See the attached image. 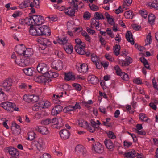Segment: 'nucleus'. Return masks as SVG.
I'll list each match as a JSON object with an SVG mask.
<instances>
[{
	"instance_id": "1",
	"label": "nucleus",
	"mask_w": 158,
	"mask_h": 158,
	"mask_svg": "<svg viewBox=\"0 0 158 158\" xmlns=\"http://www.w3.org/2000/svg\"><path fill=\"white\" fill-rule=\"evenodd\" d=\"M29 32L31 35L35 36H50L51 31L48 27L47 25H43L40 27H34L33 25L30 27Z\"/></svg>"
},
{
	"instance_id": "2",
	"label": "nucleus",
	"mask_w": 158,
	"mask_h": 158,
	"mask_svg": "<svg viewBox=\"0 0 158 158\" xmlns=\"http://www.w3.org/2000/svg\"><path fill=\"white\" fill-rule=\"evenodd\" d=\"M15 63L19 66L24 67L28 66L30 64V60L23 56H17L15 60Z\"/></svg>"
},
{
	"instance_id": "3",
	"label": "nucleus",
	"mask_w": 158,
	"mask_h": 158,
	"mask_svg": "<svg viewBox=\"0 0 158 158\" xmlns=\"http://www.w3.org/2000/svg\"><path fill=\"white\" fill-rule=\"evenodd\" d=\"M37 70L39 73L47 76L48 73V67L47 65L44 63H39L37 67Z\"/></svg>"
},
{
	"instance_id": "4",
	"label": "nucleus",
	"mask_w": 158,
	"mask_h": 158,
	"mask_svg": "<svg viewBox=\"0 0 158 158\" xmlns=\"http://www.w3.org/2000/svg\"><path fill=\"white\" fill-rule=\"evenodd\" d=\"M71 4L74 5L73 7L72 8L69 7L65 11V14L71 17L75 16V10L78 9V6L77 3L76 4L75 2L73 1Z\"/></svg>"
},
{
	"instance_id": "5",
	"label": "nucleus",
	"mask_w": 158,
	"mask_h": 158,
	"mask_svg": "<svg viewBox=\"0 0 158 158\" xmlns=\"http://www.w3.org/2000/svg\"><path fill=\"white\" fill-rule=\"evenodd\" d=\"M33 22H31L32 23H34V25L40 26L43 24L44 22L43 17L40 15H33Z\"/></svg>"
},
{
	"instance_id": "6",
	"label": "nucleus",
	"mask_w": 158,
	"mask_h": 158,
	"mask_svg": "<svg viewBox=\"0 0 158 158\" xmlns=\"http://www.w3.org/2000/svg\"><path fill=\"white\" fill-rule=\"evenodd\" d=\"M63 66V62L60 60H55L51 64V67L52 69L58 71L61 70Z\"/></svg>"
},
{
	"instance_id": "7",
	"label": "nucleus",
	"mask_w": 158,
	"mask_h": 158,
	"mask_svg": "<svg viewBox=\"0 0 158 158\" xmlns=\"http://www.w3.org/2000/svg\"><path fill=\"white\" fill-rule=\"evenodd\" d=\"M0 106L5 110L11 111L12 109L16 106L15 103L8 102H2L0 104Z\"/></svg>"
},
{
	"instance_id": "8",
	"label": "nucleus",
	"mask_w": 158,
	"mask_h": 158,
	"mask_svg": "<svg viewBox=\"0 0 158 158\" xmlns=\"http://www.w3.org/2000/svg\"><path fill=\"white\" fill-rule=\"evenodd\" d=\"M4 150L5 152L9 153L12 156H14L15 157H17L16 156H18L19 155L17 149L12 147H6Z\"/></svg>"
},
{
	"instance_id": "9",
	"label": "nucleus",
	"mask_w": 158,
	"mask_h": 158,
	"mask_svg": "<svg viewBox=\"0 0 158 158\" xmlns=\"http://www.w3.org/2000/svg\"><path fill=\"white\" fill-rule=\"evenodd\" d=\"M92 149L99 154L102 153L104 150L103 147L100 143L98 142H96L93 144Z\"/></svg>"
},
{
	"instance_id": "10",
	"label": "nucleus",
	"mask_w": 158,
	"mask_h": 158,
	"mask_svg": "<svg viewBox=\"0 0 158 158\" xmlns=\"http://www.w3.org/2000/svg\"><path fill=\"white\" fill-rule=\"evenodd\" d=\"M59 134L61 139L63 140H66L68 139L70 136L69 131L66 129L61 130Z\"/></svg>"
},
{
	"instance_id": "11",
	"label": "nucleus",
	"mask_w": 158,
	"mask_h": 158,
	"mask_svg": "<svg viewBox=\"0 0 158 158\" xmlns=\"http://www.w3.org/2000/svg\"><path fill=\"white\" fill-rule=\"evenodd\" d=\"M105 145L106 148L110 151H113L115 148L112 141L109 139H106L104 141Z\"/></svg>"
},
{
	"instance_id": "12",
	"label": "nucleus",
	"mask_w": 158,
	"mask_h": 158,
	"mask_svg": "<svg viewBox=\"0 0 158 158\" xmlns=\"http://www.w3.org/2000/svg\"><path fill=\"white\" fill-rule=\"evenodd\" d=\"M37 41L43 46H48V47H49L51 44L49 40L41 37L37 38Z\"/></svg>"
},
{
	"instance_id": "13",
	"label": "nucleus",
	"mask_w": 158,
	"mask_h": 158,
	"mask_svg": "<svg viewBox=\"0 0 158 158\" xmlns=\"http://www.w3.org/2000/svg\"><path fill=\"white\" fill-rule=\"evenodd\" d=\"M77 69L80 73H85L88 69L87 65L85 63H83L80 65V66H76Z\"/></svg>"
},
{
	"instance_id": "14",
	"label": "nucleus",
	"mask_w": 158,
	"mask_h": 158,
	"mask_svg": "<svg viewBox=\"0 0 158 158\" xmlns=\"http://www.w3.org/2000/svg\"><path fill=\"white\" fill-rule=\"evenodd\" d=\"M33 52L32 49L30 48H26L24 52L23 56L26 59H28L30 60L31 57L33 55Z\"/></svg>"
},
{
	"instance_id": "15",
	"label": "nucleus",
	"mask_w": 158,
	"mask_h": 158,
	"mask_svg": "<svg viewBox=\"0 0 158 158\" xmlns=\"http://www.w3.org/2000/svg\"><path fill=\"white\" fill-rule=\"evenodd\" d=\"M62 121L63 120L61 118H54L51 120V123H53L54 125H58L60 124V126H56L55 127V128H56L57 129H59L62 125L61 123H62Z\"/></svg>"
},
{
	"instance_id": "16",
	"label": "nucleus",
	"mask_w": 158,
	"mask_h": 158,
	"mask_svg": "<svg viewBox=\"0 0 158 158\" xmlns=\"http://www.w3.org/2000/svg\"><path fill=\"white\" fill-rule=\"evenodd\" d=\"M87 80L90 83L93 85H96L98 82V78L96 76L93 75L88 76Z\"/></svg>"
},
{
	"instance_id": "17",
	"label": "nucleus",
	"mask_w": 158,
	"mask_h": 158,
	"mask_svg": "<svg viewBox=\"0 0 158 158\" xmlns=\"http://www.w3.org/2000/svg\"><path fill=\"white\" fill-rule=\"evenodd\" d=\"M34 70V69L33 67H29L23 69L22 70L26 75L31 76H34L33 74Z\"/></svg>"
},
{
	"instance_id": "18",
	"label": "nucleus",
	"mask_w": 158,
	"mask_h": 158,
	"mask_svg": "<svg viewBox=\"0 0 158 158\" xmlns=\"http://www.w3.org/2000/svg\"><path fill=\"white\" fill-rule=\"evenodd\" d=\"M34 80L37 82L39 83H43L44 82V79L45 77H46L45 75H37V74L35 75V72H34Z\"/></svg>"
},
{
	"instance_id": "19",
	"label": "nucleus",
	"mask_w": 158,
	"mask_h": 158,
	"mask_svg": "<svg viewBox=\"0 0 158 158\" xmlns=\"http://www.w3.org/2000/svg\"><path fill=\"white\" fill-rule=\"evenodd\" d=\"M76 52L79 54L80 55H85L86 56L89 57L90 56L91 53L87 51L86 52L85 50L83 49L82 48H79V50L78 49V48L77 47H76Z\"/></svg>"
},
{
	"instance_id": "20",
	"label": "nucleus",
	"mask_w": 158,
	"mask_h": 158,
	"mask_svg": "<svg viewBox=\"0 0 158 158\" xmlns=\"http://www.w3.org/2000/svg\"><path fill=\"white\" fill-rule=\"evenodd\" d=\"M124 155L127 158H134L137 156L136 152L134 149H132L129 152L125 153Z\"/></svg>"
},
{
	"instance_id": "21",
	"label": "nucleus",
	"mask_w": 158,
	"mask_h": 158,
	"mask_svg": "<svg viewBox=\"0 0 158 158\" xmlns=\"http://www.w3.org/2000/svg\"><path fill=\"white\" fill-rule=\"evenodd\" d=\"M35 129L37 131L43 135H47L48 133L47 128L43 126L37 127Z\"/></svg>"
},
{
	"instance_id": "22",
	"label": "nucleus",
	"mask_w": 158,
	"mask_h": 158,
	"mask_svg": "<svg viewBox=\"0 0 158 158\" xmlns=\"http://www.w3.org/2000/svg\"><path fill=\"white\" fill-rule=\"evenodd\" d=\"M76 151L80 153L81 154L84 155L86 154V150L84 147L81 145H78L75 148Z\"/></svg>"
},
{
	"instance_id": "23",
	"label": "nucleus",
	"mask_w": 158,
	"mask_h": 158,
	"mask_svg": "<svg viewBox=\"0 0 158 158\" xmlns=\"http://www.w3.org/2000/svg\"><path fill=\"white\" fill-rule=\"evenodd\" d=\"M132 36L133 35L131 32L129 31H127L125 34L126 38L128 42H130L131 44L133 45L134 44V41L133 40H130V39H133Z\"/></svg>"
},
{
	"instance_id": "24",
	"label": "nucleus",
	"mask_w": 158,
	"mask_h": 158,
	"mask_svg": "<svg viewBox=\"0 0 158 158\" xmlns=\"http://www.w3.org/2000/svg\"><path fill=\"white\" fill-rule=\"evenodd\" d=\"M63 48L64 49L67 53L68 54H71L73 50V47L71 44H67V45H64L63 46Z\"/></svg>"
},
{
	"instance_id": "25",
	"label": "nucleus",
	"mask_w": 158,
	"mask_h": 158,
	"mask_svg": "<svg viewBox=\"0 0 158 158\" xmlns=\"http://www.w3.org/2000/svg\"><path fill=\"white\" fill-rule=\"evenodd\" d=\"M26 48L24 45L21 44L16 48V52L19 54L23 55L22 56H23L24 52Z\"/></svg>"
},
{
	"instance_id": "26",
	"label": "nucleus",
	"mask_w": 158,
	"mask_h": 158,
	"mask_svg": "<svg viewBox=\"0 0 158 158\" xmlns=\"http://www.w3.org/2000/svg\"><path fill=\"white\" fill-rule=\"evenodd\" d=\"M58 43L60 44H66L68 41V40L67 39L66 37H64L63 38H61L59 37H58L56 39Z\"/></svg>"
},
{
	"instance_id": "27",
	"label": "nucleus",
	"mask_w": 158,
	"mask_h": 158,
	"mask_svg": "<svg viewBox=\"0 0 158 158\" xmlns=\"http://www.w3.org/2000/svg\"><path fill=\"white\" fill-rule=\"evenodd\" d=\"M75 79V76L73 75L71 73H65L64 74V79L67 81H69L71 80H74Z\"/></svg>"
},
{
	"instance_id": "28",
	"label": "nucleus",
	"mask_w": 158,
	"mask_h": 158,
	"mask_svg": "<svg viewBox=\"0 0 158 158\" xmlns=\"http://www.w3.org/2000/svg\"><path fill=\"white\" fill-rule=\"evenodd\" d=\"M132 59L130 57L127 56L125 58V60L122 61V66H128L132 62Z\"/></svg>"
},
{
	"instance_id": "29",
	"label": "nucleus",
	"mask_w": 158,
	"mask_h": 158,
	"mask_svg": "<svg viewBox=\"0 0 158 158\" xmlns=\"http://www.w3.org/2000/svg\"><path fill=\"white\" fill-rule=\"evenodd\" d=\"M148 22L151 24H154V23L155 19V17L154 15L152 13H150L148 17Z\"/></svg>"
},
{
	"instance_id": "30",
	"label": "nucleus",
	"mask_w": 158,
	"mask_h": 158,
	"mask_svg": "<svg viewBox=\"0 0 158 158\" xmlns=\"http://www.w3.org/2000/svg\"><path fill=\"white\" fill-rule=\"evenodd\" d=\"M36 145L38 149L39 150H42L43 145V139L42 138H39Z\"/></svg>"
},
{
	"instance_id": "31",
	"label": "nucleus",
	"mask_w": 158,
	"mask_h": 158,
	"mask_svg": "<svg viewBox=\"0 0 158 158\" xmlns=\"http://www.w3.org/2000/svg\"><path fill=\"white\" fill-rule=\"evenodd\" d=\"M30 2V0H24L22 3L19 5V7L21 9H23L29 6L28 4Z\"/></svg>"
},
{
	"instance_id": "32",
	"label": "nucleus",
	"mask_w": 158,
	"mask_h": 158,
	"mask_svg": "<svg viewBox=\"0 0 158 158\" xmlns=\"http://www.w3.org/2000/svg\"><path fill=\"white\" fill-rule=\"evenodd\" d=\"M32 98V94L31 95L25 94L23 96L24 100L28 103L32 102L33 103Z\"/></svg>"
},
{
	"instance_id": "33",
	"label": "nucleus",
	"mask_w": 158,
	"mask_h": 158,
	"mask_svg": "<svg viewBox=\"0 0 158 158\" xmlns=\"http://www.w3.org/2000/svg\"><path fill=\"white\" fill-rule=\"evenodd\" d=\"M12 126L11 127V130H12L13 127H15V129H17V131L16 134L17 135L19 134L20 133L21 130L20 126L17 124L14 121L12 122Z\"/></svg>"
},
{
	"instance_id": "34",
	"label": "nucleus",
	"mask_w": 158,
	"mask_h": 158,
	"mask_svg": "<svg viewBox=\"0 0 158 158\" xmlns=\"http://www.w3.org/2000/svg\"><path fill=\"white\" fill-rule=\"evenodd\" d=\"M121 47L119 44H116L113 48L114 53L115 54L116 56H117L120 54V50Z\"/></svg>"
},
{
	"instance_id": "35",
	"label": "nucleus",
	"mask_w": 158,
	"mask_h": 158,
	"mask_svg": "<svg viewBox=\"0 0 158 158\" xmlns=\"http://www.w3.org/2000/svg\"><path fill=\"white\" fill-rule=\"evenodd\" d=\"M125 17L127 19H131L133 16V14L132 11H127L125 12L124 14Z\"/></svg>"
},
{
	"instance_id": "36",
	"label": "nucleus",
	"mask_w": 158,
	"mask_h": 158,
	"mask_svg": "<svg viewBox=\"0 0 158 158\" xmlns=\"http://www.w3.org/2000/svg\"><path fill=\"white\" fill-rule=\"evenodd\" d=\"M27 135H28V139L30 140H32L35 138L36 134L33 131H29Z\"/></svg>"
},
{
	"instance_id": "37",
	"label": "nucleus",
	"mask_w": 158,
	"mask_h": 158,
	"mask_svg": "<svg viewBox=\"0 0 158 158\" xmlns=\"http://www.w3.org/2000/svg\"><path fill=\"white\" fill-rule=\"evenodd\" d=\"M59 75L58 73L54 72H52L51 71H49L47 76L48 78H56Z\"/></svg>"
},
{
	"instance_id": "38",
	"label": "nucleus",
	"mask_w": 158,
	"mask_h": 158,
	"mask_svg": "<svg viewBox=\"0 0 158 158\" xmlns=\"http://www.w3.org/2000/svg\"><path fill=\"white\" fill-rule=\"evenodd\" d=\"M74 108L73 106L69 105L64 108L63 111L64 113H67L68 112L73 111L74 110Z\"/></svg>"
},
{
	"instance_id": "39",
	"label": "nucleus",
	"mask_w": 158,
	"mask_h": 158,
	"mask_svg": "<svg viewBox=\"0 0 158 158\" xmlns=\"http://www.w3.org/2000/svg\"><path fill=\"white\" fill-rule=\"evenodd\" d=\"M3 83H5V86L6 85H6H8L11 86L12 85L13 80L11 78H9L4 80Z\"/></svg>"
},
{
	"instance_id": "40",
	"label": "nucleus",
	"mask_w": 158,
	"mask_h": 158,
	"mask_svg": "<svg viewBox=\"0 0 158 158\" xmlns=\"http://www.w3.org/2000/svg\"><path fill=\"white\" fill-rule=\"evenodd\" d=\"M94 17L97 20L104 19H105L102 14L98 12H95Z\"/></svg>"
},
{
	"instance_id": "41",
	"label": "nucleus",
	"mask_w": 158,
	"mask_h": 158,
	"mask_svg": "<svg viewBox=\"0 0 158 158\" xmlns=\"http://www.w3.org/2000/svg\"><path fill=\"white\" fill-rule=\"evenodd\" d=\"M106 133L109 139H113L116 138V136L114 135V132L111 131H106Z\"/></svg>"
},
{
	"instance_id": "42",
	"label": "nucleus",
	"mask_w": 158,
	"mask_h": 158,
	"mask_svg": "<svg viewBox=\"0 0 158 158\" xmlns=\"http://www.w3.org/2000/svg\"><path fill=\"white\" fill-rule=\"evenodd\" d=\"M97 20L94 18H92L91 25L95 26L96 27V29L98 30L97 27H99V23L97 21Z\"/></svg>"
},
{
	"instance_id": "43",
	"label": "nucleus",
	"mask_w": 158,
	"mask_h": 158,
	"mask_svg": "<svg viewBox=\"0 0 158 158\" xmlns=\"http://www.w3.org/2000/svg\"><path fill=\"white\" fill-rule=\"evenodd\" d=\"M34 107L35 108V110H41V109L44 108L43 106V102L38 103L34 104Z\"/></svg>"
},
{
	"instance_id": "44",
	"label": "nucleus",
	"mask_w": 158,
	"mask_h": 158,
	"mask_svg": "<svg viewBox=\"0 0 158 158\" xmlns=\"http://www.w3.org/2000/svg\"><path fill=\"white\" fill-rule=\"evenodd\" d=\"M139 119L142 121L147 122L149 119L147 118L144 114L141 113L139 115Z\"/></svg>"
},
{
	"instance_id": "45",
	"label": "nucleus",
	"mask_w": 158,
	"mask_h": 158,
	"mask_svg": "<svg viewBox=\"0 0 158 158\" xmlns=\"http://www.w3.org/2000/svg\"><path fill=\"white\" fill-rule=\"evenodd\" d=\"M114 69L116 70V73L117 75L121 76L123 73L122 72L119 67L118 65L115 66L114 67Z\"/></svg>"
},
{
	"instance_id": "46",
	"label": "nucleus",
	"mask_w": 158,
	"mask_h": 158,
	"mask_svg": "<svg viewBox=\"0 0 158 158\" xmlns=\"http://www.w3.org/2000/svg\"><path fill=\"white\" fill-rule=\"evenodd\" d=\"M91 125L93 127H94V130L96 131L99 130L100 128L97 125L96 123L93 119H91L90 121Z\"/></svg>"
},
{
	"instance_id": "47",
	"label": "nucleus",
	"mask_w": 158,
	"mask_h": 158,
	"mask_svg": "<svg viewBox=\"0 0 158 158\" xmlns=\"http://www.w3.org/2000/svg\"><path fill=\"white\" fill-rule=\"evenodd\" d=\"M33 15L32 16H30L29 17H26L25 19H28V20H27V21H26V24L28 25H30V27L31 25H33V26H34V23H31V22H30V21L33 19Z\"/></svg>"
},
{
	"instance_id": "48",
	"label": "nucleus",
	"mask_w": 158,
	"mask_h": 158,
	"mask_svg": "<svg viewBox=\"0 0 158 158\" xmlns=\"http://www.w3.org/2000/svg\"><path fill=\"white\" fill-rule=\"evenodd\" d=\"M78 122L79 125L80 127H83L85 126L87 127L88 124L87 121L82 119L79 120Z\"/></svg>"
},
{
	"instance_id": "49",
	"label": "nucleus",
	"mask_w": 158,
	"mask_h": 158,
	"mask_svg": "<svg viewBox=\"0 0 158 158\" xmlns=\"http://www.w3.org/2000/svg\"><path fill=\"white\" fill-rule=\"evenodd\" d=\"M151 37V33H149L145 40L146 45H148L151 44V42L152 40Z\"/></svg>"
},
{
	"instance_id": "50",
	"label": "nucleus",
	"mask_w": 158,
	"mask_h": 158,
	"mask_svg": "<svg viewBox=\"0 0 158 158\" xmlns=\"http://www.w3.org/2000/svg\"><path fill=\"white\" fill-rule=\"evenodd\" d=\"M139 13L141 15L144 19H146L147 17V11L144 9L141 10L139 11Z\"/></svg>"
},
{
	"instance_id": "51",
	"label": "nucleus",
	"mask_w": 158,
	"mask_h": 158,
	"mask_svg": "<svg viewBox=\"0 0 158 158\" xmlns=\"http://www.w3.org/2000/svg\"><path fill=\"white\" fill-rule=\"evenodd\" d=\"M91 17V14L89 12L86 11L84 12L83 17L85 20H89Z\"/></svg>"
},
{
	"instance_id": "52",
	"label": "nucleus",
	"mask_w": 158,
	"mask_h": 158,
	"mask_svg": "<svg viewBox=\"0 0 158 158\" xmlns=\"http://www.w3.org/2000/svg\"><path fill=\"white\" fill-rule=\"evenodd\" d=\"M73 87L75 88V89L78 91H80L82 88V86L80 84L78 83H73L72 84Z\"/></svg>"
},
{
	"instance_id": "53",
	"label": "nucleus",
	"mask_w": 158,
	"mask_h": 158,
	"mask_svg": "<svg viewBox=\"0 0 158 158\" xmlns=\"http://www.w3.org/2000/svg\"><path fill=\"white\" fill-rule=\"evenodd\" d=\"M4 84L5 83H3L2 85L3 90L7 92L10 91L11 86L8 85L5 86Z\"/></svg>"
},
{
	"instance_id": "54",
	"label": "nucleus",
	"mask_w": 158,
	"mask_h": 158,
	"mask_svg": "<svg viewBox=\"0 0 158 158\" xmlns=\"http://www.w3.org/2000/svg\"><path fill=\"white\" fill-rule=\"evenodd\" d=\"M51 120L50 118H47L41 121V124L44 125H48L51 123Z\"/></svg>"
},
{
	"instance_id": "55",
	"label": "nucleus",
	"mask_w": 158,
	"mask_h": 158,
	"mask_svg": "<svg viewBox=\"0 0 158 158\" xmlns=\"http://www.w3.org/2000/svg\"><path fill=\"white\" fill-rule=\"evenodd\" d=\"M148 5L151 8H154L156 10H158V4L155 3H151L150 2L148 3Z\"/></svg>"
},
{
	"instance_id": "56",
	"label": "nucleus",
	"mask_w": 158,
	"mask_h": 158,
	"mask_svg": "<svg viewBox=\"0 0 158 158\" xmlns=\"http://www.w3.org/2000/svg\"><path fill=\"white\" fill-rule=\"evenodd\" d=\"M85 46H86V45L85 44V43L84 42H83L81 41V44H79V45H76L75 46V47H74V49L76 51V47H77V48H78V49H79L78 50H79V48H82H82H83V50H85Z\"/></svg>"
},
{
	"instance_id": "57",
	"label": "nucleus",
	"mask_w": 158,
	"mask_h": 158,
	"mask_svg": "<svg viewBox=\"0 0 158 158\" xmlns=\"http://www.w3.org/2000/svg\"><path fill=\"white\" fill-rule=\"evenodd\" d=\"M48 114L47 112H46L45 111L42 110L40 112L36 114V115L39 116L40 117H42L47 116Z\"/></svg>"
},
{
	"instance_id": "58",
	"label": "nucleus",
	"mask_w": 158,
	"mask_h": 158,
	"mask_svg": "<svg viewBox=\"0 0 158 158\" xmlns=\"http://www.w3.org/2000/svg\"><path fill=\"white\" fill-rule=\"evenodd\" d=\"M120 77L126 81H128L129 79V77L128 75L124 72H123V74H122Z\"/></svg>"
},
{
	"instance_id": "59",
	"label": "nucleus",
	"mask_w": 158,
	"mask_h": 158,
	"mask_svg": "<svg viewBox=\"0 0 158 158\" xmlns=\"http://www.w3.org/2000/svg\"><path fill=\"white\" fill-rule=\"evenodd\" d=\"M89 6L92 10L97 11L98 10V6L95 5L89 4Z\"/></svg>"
},
{
	"instance_id": "60",
	"label": "nucleus",
	"mask_w": 158,
	"mask_h": 158,
	"mask_svg": "<svg viewBox=\"0 0 158 158\" xmlns=\"http://www.w3.org/2000/svg\"><path fill=\"white\" fill-rule=\"evenodd\" d=\"M106 32L107 34L111 38H113L114 37L113 32L111 31V29L107 28L106 30Z\"/></svg>"
},
{
	"instance_id": "61",
	"label": "nucleus",
	"mask_w": 158,
	"mask_h": 158,
	"mask_svg": "<svg viewBox=\"0 0 158 158\" xmlns=\"http://www.w3.org/2000/svg\"><path fill=\"white\" fill-rule=\"evenodd\" d=\"M54 108L59 113L62 111L63 109V107L59 105H55Z\"/></svg>"
},
{
	"instance_id": "62",
	"label": "nucleus",
	"mask_w": 158,
	"mask_h": 158,
	"mask_svg": "<svg viewBox=\"0 0 158 158\" xmlns=\"http://www.w3.org/2000/svg\"><path fill=\"white\" fill-rule=\"evenodd\" d=\"M32 101L33 103L37 102L39 99V97L38 95H35L32 94Z\"/></svg>"
},
{
	"instance_id": "63",
	"label": "nucleus",
	"mask_w": 158,
	"mask_h": 158,
	"mask_svg": "<svg viewBox=\"0 0 158 158\" xmlns=\"http://www.w3.org/2000/svg\"><path fill=\"white\" fill-rule=\"evenodd\" d=\"M140 61L143 63L144 65H148V63L147 60L143 57H142L140 58Z\"/></svg>"
},
{
	"instance_id": "64",
	"label": "nucleus",
	"mask_w": 158,
	"mask_h": 158,
	"mask_svg": "<svg viewBox=\"0 0 158 158\" xmlns=\"http://www.w3.org/2000/svg\"><path fill=\"white\" fill-rule=\"evenodd\" d=\"M124 146L125 148H129L132 145V143L130 142H128L126 140H125L123 142Z\"/></svg>"
}]
</instances>
